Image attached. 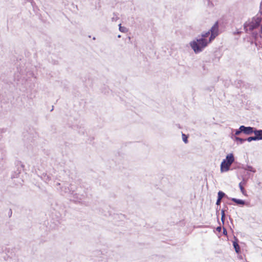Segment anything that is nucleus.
Returning <instances> with one entry per match:
<instances>
[{"instance_id": "obj_17", "label": "nucleus", "mask_w": 262, "mask_h": 262, "mask_svg": "<svg viewBox=\"0 0 262 262\" xmlns=\"http://www.w3.org/2000/svg\"><path fill=\"white\" fill-rule=\"evenodd\" d=\"M225 214L224 210H222V216H221V220L222 222L224 223V220H225Z\"/></svg>"}, {"instance_id": "obj_6", "label": "nucleus", "mask_w": 262, "mask_h": 262, "mask_svg": "<svg viewBox=\"0 0 262 262\" xmlns=\"http://www.w3.org/2000/svg\"><path fill=\"white\" fill-rule=\"evenodd\" d=\"M254 134L257 140H262V129L257 130L255 129Z\"/></svg>"}, {"instance_id": "obj_16", "label": "nucleus", "mask_w": 262, "mask_h": 262, "mask_svg": "<svg viewBox=\"0 0 262 262\" xmlns=\"http://www.w3.org/2000/svg\"><path fill=\"white\" fill-rule=\"evenodd\" d=\"M257 140V139L256 138L255 136H252V137H249L247 138V141L251 142L252 141H256Z\"/></svg>"}, {"instance_id": "obj_1", "label": "nucleus", "mask_w": 262, "mask_h": 262, "mask_svg": "<svg viewBox=\"0 0 262 262\" xmlns=\"http://www.w3.org/2000/svg\"><path fill=\"white\" fill-rule=\"evenodd\" d=\"M219 34V24L216 21L206 32L201 34V38L196 39L190 42L189 45L195 54L201 52Z\"/></svg>"}, {"instance_id": "obj_2", "label": "nucleus", "mask_w": 262, "mask_h": 262, "mask_svg": "<svg viewBox=\"0 0 262 262\" xmlns=\"http://www.w3.org/2000/svg\"><path fill=\"white\" fill-rule=\"evenodd\" d=\"M261 19L259 17H254L251 22L250 29L253 30L258 27L261 23Z\"/></svg>"}, {"instance_id": "obj_7", "label": "nucleus", "mask_w": 262, "mask_h": 262, "mask_svg": "<svg viewBox=\"0 0 262 262\" xmlns=\"http://www.w3.org/2000/svg\"><path fill=\"white\" fill-rule=\"evenodd\" d=\"M231 200L236 205L239 206H244L246 204V201L242 200L237 199L236 198H232Z\"/></svg>"}, {"instance_id": "obj_14", "label": "nucleus", "mask_w": 262, "mask_h": 262, "mask_svg": "<svg viewBox=\"0 0 262 262\" xmlns=\"http://www.w3.org/2000/svg\"><path fill=\"white\" fill-rule=\"evenodd\" d=\"M225 196H226L227 198H228L225 193L224 192H223V191H220L218 193H217V198H219V199H222L223 198L225 197Z\"/></svg>"}, {"instance_id": "obj_23", "label": "nucleus", "mask_w": 262, "mask_h": 262, "mask_svg": "<svg viewBox=\"0 0 262 262\" xmlns=\"http://www.w3.org/2000/svg\"><path fill=\"white\" fill-rule=\"evenodd\" d=\"M243 28L244 30H246V23L243 24Z\"/></svg>"}, {"instance_id": "obj_21", "label": "nucleus", "mask_w": 262, "mask_h": 262, "mask_svg": "<svg viewBox=\"0 0 262 262\" xmlns=\"http://www.w3.org/2000/svg\"><path fill=\"white\" fill-rule=\"evenodd\" d=\"M117 19H118V17H117V16H116V17H112V21H116V20H117Z\"/></svg>"}, {"instance_id": "obj_10", "label": "nucleus", "mask_w": 262, "mask_h": 262, "mask_svg": "<svg viewBox=\"0 0 262 262\" xmlns=\"http://www.w3.org/2000/svg\"><path fill=\"white\" fill-rule=\"evenodd\" d=\"M248 171L252 172L254 173L256 172V170L254 168L252 167L251 166L247 165V179L250 177V175L248 173Z\"/></svg>"}, {"instance_id": "obj_11", "label": "nucleus", "mask_w": 262, "mask_h": 262, "mask_svg": "<svg viewBox=\"0 0 262 262\" xmlns=\"http://www.w3.org/2000/svg\"><path fill=\"white\" fill-rule=\"evenodd\" d=\"M245 184H246V182H245L244 179H243V181L239 184V186L240 187V189H241L242 192L243 193V194L244 195H246V194L245 193V189H244V186H245Z\"/></svg>"}, {"instance_id": "obj_9", "label": "nucleus", "mask_w": 262, "mask_h": 262, "mask_svg": "<svg viewBox=\"0 0 262 262\" xmlns=\"http://www.w3.org/2000/svg\"><path fill=\"white\" fill-rule=\"evenodd\" d=\"M233 246L235 249V252L237 253H239L240 252V247L238 244V241L237 238L235 239V241L233 242Z\"/></svg>"}, {"instance_id": "obj_19", "label": "nucleus", "mask_w": 262, "mask_h": 262, "mask_svg": "<svg viewBox=\"0 0 262 262\" xmlns=\"http://www.w3.org/2000/svg\"><path fill=\"white\" fill-rule=\"evenodd\" d=\"M221 199H219V198H217V201H216V204L217 205H219L221 204Z\"/></svg>"}, {"instance_id": "obj_18", "label": "nucleus", "mask_w": 262, "mask_h": 262, "mask_svg": "<svg viewBox=\"0 0 262 262\" xmlns=\"http://www.w3.org/2000/svg\"><path fill=\"white\" fill-rule=\"evenodd\" d=\"M183 141L187 143L188 142L187 137L184 134H182Z\"/></svg>"}, {"instance_id": "obj_5", "label": "nucleus", "mask_w": 262, "mask_h": 262, "mask_svg": "<svg viewBox=\"0 0 262 262\" xmlns=\"http://www.w3.org/2000/svg\"><path fill=\"white\" fill-rule=\"evenodd\" d=\"M60 191L62 194H72L73 192V191L71 190L69 187H67L66 186H62L61 187H60Z\"/></svg>"}, {"instance_id": "obj_4", "label": "nucleus", "mask_w": 262, "mask_h": 262, "mask_svg": "<svg viewBox=\"0 0 262 262\" xmlns=\"http://www.w3.org/2000/svg\"><path fill=\"white\" fill-rule=\"evenodd\" d=\"M231 165V164L228 163L227 161H225V160H223L221 164V171L222 172L228 171Z\"/></svg>"}, {"instance_id": "obj_20", "label": "nucleus", "mask_w": 262, "mask_h": 262, "mask_svg": "<svg viewBox=\"0 0 262 262\" xmlns=\"http://www.w3.org/2000/svg\"><path fill=\"white\" fill-rule=\"evenodd\" d=\"M44 179H45V180L46 181H50L51 180V178L49 176H47V178H46V176H45V178Z\"/></svg>"}, {"instance_id": "obj_12", "label": "nucleus", "mask_w": 262, "mask_h": 262, "mask_svg": "<svg viewBox=\"0 0 262 262\" xmlns=\"http://www.w3.org/2000/svg\"><path fill=\"white\" fill-rule=\"evenodd\" d=\"M232 139L235 141H236L237 142V143H243L245 139H243V138H239V137H236V136H234V138H233V137H232Z\"/></svg>"}, {"instance_id": "obj_13", "label": "nucleus", "mask_w": 262, "mask_h": 262, "mask_svg": "<svg viewBox=\"0 0 262 262\" xmlns=\"http://www.w3.org/2000/svg\"><path fill=\"white\" fill-rule=\"evenodd\" d=\"M119 30L120 32L123 33H126L128 31V29L125 27L121 26V24L119 25Z\"/></svg>"}, {"instance_id": "obj_26", "label": "nucleus", "mask_w": 262, "mask_h": 262, "mask_svg": "<svg viewBox=\"0 0 262 262\" xmlns=\"http://www.w3.org/2000/svg\"><path fill=\"white\" fill-rule=\"evenodd\" d=\"M118 38H120V37H121V35H118Z\"/></svg>"}, {"instance_id": "obj_15", "label": "nucleus", "mask_w": 262, "mask_h": 262, "mask_svg": "<svg viewBox=\"0 0 262 262\" xmlns=\"http://www.w3.org/2000/svg\"><path fill=\"white\" fill-rule=\"evenodd\" d=\"M254 128L253 127H247V135H249V134H251L252 133H254Z\"/></svg>"}, {"instance_id": "obj_3", "label": "nucleus", "mask_w": 262, "mask_h": 262, "mask_svg": "<svg viewBox=\"0 0 262 262\" xmlns=\"http://www.w3.org/2000/svg\"><path fill=\"white\" fill-rule=\"evenodd\" d=\"M241 133L246 134V126H245L242 125L240 126V127L238 129L233 130L231 137H233V138H234V136L237 137L236 136H238Z\"/></svg>"}, {"instance_id": "obj_25", "label": "nucleus", "mask_w": 262, "mask_h": 262, "mask_svg": "<svg viewBox=\"0 0 262 262\" xmlns=\"http://www.w3.org/2000/svg\"><path fill=\"white\" fill-rule=\"evenodd\" d=\"M56 185H57V186H60V183H57Z\"/></svg>"}, {"instance_id": "obj_24", "label": "nucleus", "mask_w": 262, "mask_h": 262, "mask_svg": "<svg viewBox=\"0 0 262 262\" xmlns=\"http://www.w3.org/2000/svg\"><path fill=\"white\" fill-rule=\"evenodd\" d=\"M226 233H227L226 230L225 229H224V234H226Z\"/></svg>"}, {"instance_id": "obj_8", "label": "nucleus", "mask_w": 262, "mask_h": 262, "mask_svg": "<svg viewBox=\"0 0 262 262\" xmlns=\"http://www.w3.org/2000/svg\"><path fill=\"white\" fill-rule=\"evenodd\" d=\"M224 160H225V161L228 162V163H229L230 164H232L234 161L233 155L232 154H230L229 155H228L226 158V159H225Z\"/></svg>"}, {"instance_id": "obj_22", "label": "nucleus", "mask_w": 262, "mask_h": 262, "mask_svg": "<svg viewBox=\"0 0 262 262\" xmlns=\"http://www.w3.org/2000/svg\"><path fill=\"white\" fill-rule=\"evenodd\" d=\"M216 230L219 231H220L221 230V227H218L217 228H216Z\"/></svg>"}]
</instances>
